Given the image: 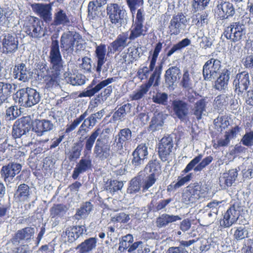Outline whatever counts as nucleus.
Returning a JSON list of instances; mask_svg holds the SVG:
<instances>
[{
  "mask_svg": "<svg viewBox=\"0 0 253 253\" xmlns=\"http://www.w3.org/2000/svg\"><path fill=\"white\" fill-rule=\"evenodd\" d=\"M106 14L110 22L118 27L126 24L127 14L123 6L117 3H110L106 6Z\"/></svg>",
  "mask_w": 253,
  "mask_h": 253,
  "instance_id": "nucleus-1",
  "label": "nucleus"
},
{
  "mask_svg": "<svg viewBox=\"0 0 253 253\" xmlns=\"http://www.w3.org/2000/svg\"><path fill=\"white\" fill-rule=\"evenodd\" d=\"M16 96L21 105L26 107H30L38 104L41 99L40 92L30 87L19 89L16 93Z\"/></svg>",
  "mask_w": 253,
  "mask_h": 253,
  "instance_id": "nucleus-2",
  "label": "nucleus"
},
{
  "mask_svg": "<svg viewBox=\"0 0 253 253\" xmlns=\"http://www.w3.org/2000/svg\"><path fill=\"white\" fill-rule=\"evenodd\" d=\"M111 133V129L109 127L101 129L100 128H96L90 134V136L86 137L85 142L84 152L87 154L90 153L92 147L95 142L97 137L99 136L95 143H105V141H108Z\"/></svg>",
  "mask_w": 253,
  "mask_h": 253,
  "instance_id": "nucleus-3",
  "label": "nucleus"
},
{
  "mask_svg": "<svg viewBox=\"0 0 253 253\" xmlns=\"http://www.w3.org/2000/svg\"><path fill=\"white\" fill-rule=\"evenodd\" d=\"M81 39V36L76 32L70 31L64 32L60 40L62 51L67 53H72L75 45H78V43Z\"/></svg>",
  "mask_w": 253,
  "mask_h": 253,
  "instance_id": "nucleus-4",
  "label": "nucleus"
},
{
  "mask_svg": "<svg viewBox=\"0 0 253 253\" xmlns=\"http://www.w3.org/2000/svg\"><path fill=\"white\" fill-rule=\"evenodd\" d=\"M50 70L56 71L63 70V61L59 49V42L52 40L48 56Z\"/></svg>",
  "mask_w": 253,
  "mask_h": 253,
  "instance_id": "nucleus-5",
  "label": "nucleus"
},
{
  "mask_svg": "<svg viewBox=\"0 0 253 253\" xmlns=\"http://www.w3.org/2000/svg\"><path fill=\"white\" fill-rule=\"evenodd\" d=\"M246 34L245 26L240 22L232 23L224 32V35L226 38L234 42L243 40L246 37Z\"/></svg>",
  "mask_w": 253,
  "mask_h": 253,
  "instance_id": "nucleus-6",
  "label": "nucleus"
},
{
  "mask_svg": "<svg viewBox=\"0 0 253 253\" xmlns=\"http://www.w3.org/2000/svg\"><path fill=\"white\" fill-rule=\"evenodd\" d=\"M24 31L31 37L40 39L45 35V32L42 26L40 20L36 17H30L24 25Z\"/></svg>",
  "mask_w": 253,
  "mask_h": 253,
  "instance_id": "nucleus-7",
  "label": "nucleus"
},
{
  "mask_svg": "<svg viewBox=\"0 0 253 253\" xmlns=\"http://www.w3.org/2000/svg\"><path fill=\"white\" fill-rule=\"evenodd\" d=\"M203 155L200 154L192 159L181 171L182 174H185L192 170L195 172L201 171L207 166L210 165L213 160L211 156H209L203 159Z\"/></svg>",
  "mask_w": 253,
  "mask_h": 253,
  "instance_id": "nucleus-8",
  "label": "nucleus"
},
{
  "mask_svg": "<svg viewBox=\"0 0 253 253\" xmlns=\"http://www.w3.org/2000/svg\"><path fill=\"white\" fill-rule=\"evenodd\" d=\"M221 67L220 60L211 58L208 60L203 67V75L205 81H211L217 76Z\"/></svg>",
  "mask_w": 253,
  "mask_h": 253,
  "instance_id": "nucleus-9",
  "label": "nucleus"
},
{
  "mask_svg": "<svg viewBox=\"0 0 253 253\" xmlns=\"http://www.w3.org/2000/svg\"><path fill=\"white\" fill-rule=\"evenodd\" d=\"M171 107L174 118H178L181 122H187L190 111L187 102L184 100L176 99L172 101Z\"/></svg>",
  "mask_w": 253,
  "mask_h": 253,
  "instance_id": "nucleus-10",
  "label": "nucleus"
},
{
  "mask_svg": "<svg viewBox=\"0 0 253 253\" xmlns=\"http://www.w3.org/2000/svg\"><path fill=\"white\" fill-rule=\"evenodd\" d=\"M34 234L35 229L33 227H27L19 230L8 242L7 245L18 246L20 243H28L33 238Z\"/></svg>",
  "mask_w": 253,
  "mask_h": 253,
  "instance_id": "nucleus-11",
  "label": "nucleus"
},
{
  "mask_svg": "<svg viewBox=\"0 0 253 253\" xmlns=\"http://www.w3.org/2000/svg\"><path fill=\"white\" fill-rule=\"evenodd\" d=\"M131 138V131L128 128L120 130L118 134L113 137V141L111 142L112 150L116 152L121 153L124 145L126 141Z\"/></svg>",
  "mask_w": 253,
  "mask_h": 253,
  "instance_id": "nucleus-12",
  "label": "nucleus"
},
{
  "mask_svg": "<svg viewBox=\"0 0 253 253\" xmlns=\"http://www.w3.org/2000/svg\"><path fill=\"white\" fill-rule=\"evenodd\" d=\"M241 207L238 204H234L229 208L220 221V225L223 228H228L235 224L238 220L240 214Z\"/></svg>",
  "mask_w": 253,
  "mask_h": 253,
  "instance_id": "nucleus-13",
  "label": "nucleus"
},
{
  "mask_svg": "<svg viewBox=\"0 0 253 253\" xmlns=\"http://www.w3.org/2000/svg\"><path fill=\"white\" fill-rule=\"evenodd\" d=\"M115 78H109L97 83V80L94 79L90 84L86 88V90L81 92L79 97H91L98 92L101 89L107 86L108 84L115 82Z\"/></svg>",
  "mask_w": 253,
  "mask_h": 253,
  "instance_id": "nucleus-14",
  "label": "nucleus"
},
{
  "mask_svg": "<svg viewBox=\"0 0 253 253\" xmlns=\"http://www.w3.org/2000/svg\"><path fill=\"white\" fill-rule=\"evenodd\" d=\"M201 187L198 183L189 185L183 191L182 195V202L186 205L195 203L200 197Z\"/></svg>",
  "mask_w": 253,
  "mask_h": 253,
  "instance_id": "nucleus-15",
  "label": "nucleus"
},
{
  "mask_svg": "<svg viewBox=\"0 0 253 253\" xmlns=\"http://www.w3.org/2000/svg\"><path fill=\"white\" fill-rule=\"evenodd\" d=\"M173 141L171 136L163 137L159 144L158 153L161 159L165 162L168 160L173 147Z\"/></svg>",
  "mask_w": 253,
  "mask_h": 253,
  "instance_id": "nucleus-16",
  "label": "nucleus"
},
{
  "mask_svg": "<svg viewBox=\"0 0 253 253\" xmlns=\"http://www.w3.org/2000/svg\"><path fill=\"white\" fill-rule=\"evenodd\" d=\"M31 129L30 119L23 117L17 120L13 126L12 136L14 138H20L28 132Z\"/></svg>",
  "mask_w": 253,
  "mask_h": 253,
  "instance_id": "nucleus-17",
  "label": "nucleus"
},
{
  "mask_svg": "<svg viewBox=\"0 0 253 253\" xmlns=\"http://www.w3.org/2000/svg\"><path fill=\"white\" fill-rule=\"evenodd\" d=\"M52 3H34L31 7L33 11L39 16L46 23L52 21Z\"/></svg>",
  "mask_w": 253,
  "mask_h": 253,
  "instance_id": "nucleus-18",
  "label": "nucleus"
},
{
  "mask_svg": "<svg viewBox=\"0 0 253 253\" xmlns=\"http://www.w3.org/2000/svg\"><path fill=\"white\" fill-rule=\"evenodd\" d=\"M148 155V147L145 143H141L138 145L132 153L133 158L131 161L132 166L136 168L143 165L145 160L147 158Z\"/></svg>",
  "mask_w": 253,
  "mask_h": 253,
  "instance_id": "nucleus-19",
  "label": "nucleus"
},
{
  "mask_svg": "<svg viewBox=\"0 0 253 253\" xmlns=\"http://www.w3.org/2000/svg\"><path fill=\"white\" fill-rule=\"evenodd\" d=\"M186 17L181 13L173 16L170 21L169 26L170 35H177L184 28L187 23Z\"/></svg>",
  "mask_w": 253,
  "mask_h": 253,
  "instance_id": "nucleus-20",
  "label": "nucleus"
},
{
  "mask_svg": "<svg viewBox=\"0 0 253 253\" xmlns=\"http://www.w3.org/2000/svg\"><path fill=\"white\" fill-rule=\"evenodd\" d=\"M71 14L67 10L58 8L54 12L52 25L55 26H69L71 24Z\"/></svg>",
  "mask_w": 253,
  "mask_h": 253,
  "instance_id": "nucleus-21",
  "label": "nucleus"
},
{
  "mask_svg": "<svg viewBox=\"0 0 253 253\" xmlns=\"http://www.w3.org/2000/svg\"><path fill=\"white\" fill-rule=\"evenodd\" d=\"M22 166L16 163H11L2 167L0 173L5 182H10L11 180L21 170Z\"/></svg>",
  "mask_w": 253,
  "mask_h": 253,
  "instance_id": "nucleus-22",
  "label": "nucleus"
},
{
  "mask_svg": "<svg viewBox=\"0 0 253 253\" xmlns=\"http://www.w3.org/2000/svg\"><path fill=\"white\" fill-rule=\"evenodd\" d=\"M84 153L85 156L82 157L74 169L72 174V178L74 179H77L81 173L91 169L92 166V161L90 156L89 155L87 156V155L89 154L90 153L87 154L84 152Z\"/></svg>",
  "mask_w": 253,
  "mask_h": 253,
  "instance_id": "nucleus-23",
  "label": "nucleus"
},
{
  "mask_svg": "<svg viewBox=\"0 0 253 253\" xmlns=\"http://www.w3.org/2000/svg\"><path fill=\"white\" fill-rule=\"evenodd\" d=\"M111 145L108 144L107 142L106 143H95L93 149V154L95 158L102 161L107 160L111 163L109 159L111 154Z\"/></svg>",
  "mask_w": 253,
  "mask_h": 253,
  "instance_id": "nucleus-24",
  "label": "nucleus"
},
{
  "mask_svg": "<svg viewBox=\"0 0 253 253\" xmlns=\"http://www.w3.org/2000/svg\"><path fill=\"white\" fill-rule=\"evenodd\" d=\"M162 43L159 42L157 43L154 48L153 52H150V56H149V59H150V65L149 67L144 66L142 68L141 72H142V78L144 77L147 78L148 76L149 71H152L155 69V65L159 54L162 49Z\"/></svg>",
  "mask_w": 253,
  "mask_h": 253,
  "instance_id": "nucleus-25",
  "label": "nucleus"
},
{
  "mask_svg": "<svg viewBox=\"0 0 253 253\" xmlns=\"http://www.w3.org/2000/svg\"><path fill=\"white\" fill-rule=\"evenodd\" d=\"M250 81L248 72L244 71L237 74L233 81V85L235 87V91L242 93L247 90Z\"/></svg>",
  "mask_w": 253,
  "mask_h": 253,
  "instance_id": "nucleus-26",
  "label": "nucleus"
},
{
  "mask_svg": "<svg viewBox=\"0 0 253 253\" xmlns=\"http://www.w3.org/2000/svg\"><path fill=\"white\" fill-rule=\"evenodd\" d=\"M62 71H56L51 70L49 71L45 79V88L48 90H53L60 87V75Z\"/></svg>",
  "mask_w": 253,
  "mask_h": 253,
  "instance_id": "nucleus-27",
  "label": "nucleus"
},
{
  "mask_svg": "<svg viewBox=\"0 0 253 253\" xmlns=\"http://www.w3.org/2000/svg\"><path fill=\"white\" fill-rule=\"evenodd\" d=\"M129 40L128 34L127 32H124L119 34L114 41L110 43L108 49L110 51H113L114 52L116 51H121L129 43L128 42Z\"/></svg>",
  "mask_w": 253,
  "mask_h": 253,
  "instance_id": "nucleus-28",
  "label": "nucleus"
},
{
  "mask_svg": "<svg viewBox=\"0 0 253 253\" xmlns=\"http://www.w3.org/2000/svg\"><path fill=\"white\" fill-rule=\"evenodd\" d=\"M54 124L49 120H36L33 125V129L38 136H42L46 132L53 129Z\"/></svg>",
  "mask_w": 253,
  "mask_h": 253,
  "instance_id": "nucleus-29",
  "label": "nucleus"
},
{
  "mask_svg": "<svg viewBox=\"0 0 253 253\" xmlns=\"http://www.w3.org/2000/svg\"><path fill=\"white\" fill-rule=\"evenodd\" d=\"M13 75L14 79L23 82L28 81L31 76L30 69L23 63H17L15 65L13 68Z\"/></svg>",
  "mask_w": 253,
  "mask_h": 253,
  "instance_id": "nucleus-30",
  "label": "nucleus"
},
{
  "mask_svg": "<svg viewBox=\"0 0 253 253\" xmlns=\"http://www.w3.org/2000/svg\"><path fill=\"white\" fill-rule=\"evenodd\" d=\"M230 75V71L227 68H224L215 81L214 88L218 91L225 92L228 88Z\"/></svg>",
  "mask_w": 253,
  "mask_h": 253,
  "instance_id": "nucleus-31",
  "label": "nucleus"
},
{
  "mask_svg": "<svg viewBox=\"0 0 253 253\" xmlns=\"http://www.w3.org/2000/svg\"><path fill=\"white\" fill-rule=\"evenodd\" d=\"M4 51L7 53L15 52L18 45V41L14 34H5L2 40Z\"/></svg>",
  "mask_w": 253,
  "mask_h": 253,
  "instance_id": "nucleus-32",
  "label": "nucleus"
},
{
  "mask_svg": "<svg viewBox=\"0 0 253 253\" xmlns=\"http://www.w3.org/2000/svg\"><path fill=\"white\" fill-rule=\"evenodd\" d=\"M180 75V70L176 66H172L166 71L165 75V83L169 87L173 88L174 84L179 80Z\"/></svg>",
  "mask_w": 253,
  "mask_h": 253,
  "instance_id": "nucleus-33",
  "label": "nucleus"
},
{
  "mask_svg": "<svg viewBox=\"0 0 253 253\" xmlns=\"http://www.w3.org/2000/svg\"><path fill=\"white\" fill-rule=\"evenodd\" d=\"M215 13L222 19H226L229 16H232L235 13L232 3L229 2H224L217 5L215 9Z\"/></svg>",
  "mask_w": 253,
  "mask_h": 253,
  "instance_id": "nucleus-34",
  "label": "nucleus"
},
{
  "mask_svg": "<svg viewBox=\"0 0 253 253\" xmlns=\"http://www.w3.org/2000/svg\"><path fill=\"white\" fill-rule=\"evenodd\" d=\"M106 48L104 44L96 45L95 51V55L96 57L97 65L95 68L96 71L99 74L102 69V66L106 61Z\"/></svg>",
  "mask_w": 253,
  "mask_h": 253,
  "instance_id": "nucleus-35",
  "label": "nucleus"
},
{
  "mask_svg": "<svg viewBox=\"0 0 253 253\" xmlns=\"http://www.w3.org/2000/svg\"><path fill=\"white\" fill-rule=\"evenodd\" d=\"M15 88L14 84L7 82H0V105L14 92Z\"/></svg>",
  "mask_w": 253,
  "mask_h": 253,
  "instance_id": "nucleus-36",
  "label": "nucleus"
},
{
  "mask_svg": "<svg viewBox=\"0 0 253 253\" xmlns=\"http://www.w3.org/2000/svg\"><path fill=\"white\" fill-rule=\"evenodd\" d=\"M238 176V170L237 169H232L227 173H223V177L219 179L220 186L223 189L231 186L235 181Z\"/></svg>",
  "mask_w": 253,
  "mask_h": 253,
  "instance_id": "nucleus-37",
  "label": "nucleus"
},
{
  "mask_svg": "<svg viewBox=\"0 0 253 253\" xmlns=\"http://www.w3.org/2000/svg\"><path fill=\"white\" fill-rule=\"evenodd\" d=\"M239 131V127L236 126L230 131L226 132L224 138H220L217 141V144H214L213 147L217 148L220 147H225L228 145L230 140L236 137L237 132Z\"/></svg>",
  "mask_w": 253,
  "mask_h": 253,
  "instance_id": "nucleus-38",
  "label": "nucleus"
},
{
  "mask_svg": "<svg viewBox=\"0 0 253 253\" xmlns=\"http://www.w3.org/2000/svg\"><path fill=\"white\" fill-rule=\"evenodd\" d=\"M165 118V115L162 113L155 112L149 126V130L155 131L161 129L164 125V121Z\"/></svg>",
  "mask_w": 253,
  "mask_h": 253,
  "instance_id": "nucleus-39",
  "label": "nucleus"
},
{
  "mask_svg": "<svg viewBox=\"0 0 253 253\" xmlns=\"http://www.w3.org/2000/svg\"><path fill=\"white\" fill-rule=\"evenodd\" d=\"M96 243L97 239L95 238L91 237L85 240L76 249L79 251L80 253H89L95 249Z\"/></svg>",
  "mask_w": 253,
  "mask_h": 253,
  "instance_id": "nucleus-40",
  "label": "nucleus"
},
{
  "mask_svg": "<svg viewBox=\"0 0 253 253\" xmlns=\"http://www.w3.org/2000/svg\"><path fill=\"white\" fill-rule=\"evenodd\" d=\"M162 66L156 67L154 72L150 76L148 82L142 85L149 90L150 87L153 84L154 86H158L159 84L160 76L162 72Z\"/></svg>",
  "mask_w": 253,
  "mask_h": 253,
  "instance_id": "nucleus-41",
  "label": "nucleus"
},
{
  "mask_svg": "<svg viewBox=\"0 0 253 253\" xmlns=\"http://www.w3.org/2000/svg\"><path fill=\"white\" fill-rule=\"evenodd\" d=\"M207 101L205 98H202L197 101L194 104L193 109V114L196 116L197 120L202 119V115H205Z\"/></svg>",
  "mask_w": 253,
  "mask_h": 253,
  "instance_id": "nucleus-42",
  "label": "nucleus"
},
{
  "mask_svg": "<svg viewBox=\"0 0 253 253\" xmlns=\"http://www.w3.org/2000/svg\"><path fill=\"white\" fill-rule=\"evenodd\" d=\"M190 43L191 41L189 39L185 38L183 39L176 44H173L170 49H169L164 55L163 59H167L169 57L171 56L174 52L181 50L182 48H184L190 45Z\"/></svg>",
  "mask_w": 253,
  "mask_h": 253,
  "instance_id": "nucleus-43",
  "label": "nucleus"
},
{
  "mask_svg": "<svg viewBox=\"0 0 253 253\" xmlns=\"http://www.w3.org/2000/svg\"><path fill=\"white\" fill-rule=\"evenodd\" d=\"M143 24L133 23L130 29V33L128 35L129 40L133 41L141 36H144L146 31L143 28Z\"/></svg>",
  "mask_w": 253,
  "mask_h": 253,
  "instance_id": "nucleus-44",
  "label": "nucleus"
},
{
  "mask_svg": "<svg viewBox=\"0 0 253 253\" xmlns=\"http://www.w3.org/2000/svg\"><path fill=\"white\" fill-rule=\"evenodd\" d=\"M92 209V205L89 202L84 203L80 208L78 209L75 215L77 219L86 218Z\"/></svg>",
  "mask_w": 253,
  "mask_h": 253,
  "instance_id": "nucleus-45",
  "label": "nucleus"
},
{
  "mask_svg": "<svg viewBox=\"0 0 253 253\" xmlns=\"http://www.w3.org/2000/svg\"><path fill=\"white\" fill-rule=\"evenodd\" d=\"M29 186L26 184H21L18 187L15 195L20 201H25L28 200L30 196Z\"/></svg>",
  "mask_w": 253,
  "mask_h": 253,
  "instance_id": "nucleus-46",
  "label": "nucleus"
},
{
  "mask_svg": "<svg viewBox=\"0 0 253 253\" xmlns=\"http://www.w3.org/2000/svg\"><path fill=\"white\" fill-rule=\"evenodd\" d=\"M101 6H99L95 1H90L87 6L88 18L90 20H94L99 17L100 13V8Z\"/></svg>",
  "mask_w": 253,
  "mask_h": 253,
  "instance_id": "nucleus-47",
  "label": "nucleus"
},
{
  "mask_svg": "<svg viewBox=\"0 0 253 253\" xmlns=\"http://www.w3.org/2000/svg\"><path fill=\"white\" fill-rule=\"evenodd\" d=\"M66 82L73 85H81L85 83V77L81 74H71L65 77Z\"/></svg>",
  "mask_w": 253,
  "mask_h": 253,
  "instance_id": "nucleus-48",
  "label": "nucleus"
},
{
  "mask_svg": "<svg viewBox=\"0 0 253 253\" xmlns=\"http://www.w3.org/2000/svg\"><path fill=\"white\" fill-rule=\"evenodd\" d=\"M180 85L186 90H189L193 88V81L191 79L189 72L187 69H184L183 70Z\"/></svg>",
  "mask_w": 253,
  "mask_h": 253,
  "instance_id": "nucleus-49",
  "label": "nucleus"
},
{
  "mask_svg": "<svg viewBox=\"0 0 253 253\" xmlns=\"http://www.w3.org/2000/svg\"><path fill=\"white\" fill-rule=\"evenodd\" d=\"M123 186V181L113 180L106 183L105 189L112 194H114L116 192L121 190Z\"/></svg>",
  "mask_w": 253,
  "mask_h": 253,
  "instance_id": "nucleus-50",
  "label": "nucleus"
},
{
  "mask_svg": "<svg viewBox=\"0 0 253 253\" xmlns=\"http://www.w3.org/2000/svg\"><path fill=\"white\" fill-rule=\"evenodd\" d=\"M158 177V176L155 175L154 173H151L146 176L142 182V192H146L150 187L153 186V185L156 183Z\"/></svg>",
  "mask_w": 253,
  "mask_h": 253,
  "instance_id": "nucleus-51",
  "label": "nucleus"
},
{
  "mask_svg": "<svg viewBox=\"0 0 253 253\" xmlns=\"http://www.w3.org/2000/svg\"><path fill=\"white\" fill-rule=\"evenodd\" d=\"M131 105L126 103L120 107L113 114V117L115 120H121L127 113L130 110Z\"/></svg>",
  "mask_w": 253,
  "mask_h": 253,
  "instance_id": "nucleus-52",
  "label": "nucleus"
},
{
  "mask_svg": "<svg viewBox=\"0 0 253 253\" xmlns=\"http://www.w3.org/2000/svg\"><path fill=\"white\" fill-rule=\"evenodd\" d=\"M142 183L139 176L133 178L130 182V185L127 189V192L130 194L136 193L139 191L142 187Z\"/></svg>",
  "mask_w": 253,
  "mask_h": 253,
  "instance_id": "nucleus-53",
  "label": "nucleus"
},
{
  "mask_svg": "<svg viewBox=\"0 0 253 253\" xmlns=\"http://www.w3.org/2000/svg\"><path fill=\"white\" fill-rule=\"evenodd\" d=\"M234 230L233 238L236 240H241L248 236V231L244 227L240 226L235 227L231 229V231Z\"/></svg>",
  "mask_w": 253,
  "mask_h": 253,
  "instance_id": "nucleus-54",
  "label": "nucleus"
},
{
  "mask_svg": "<svg viewBox=\"0 0 253 253\" xmlns=\"http://www.w3.org/2000/svg\"><path fill=\"white\" fill-rule=\"evenodd\" d=\"M145 169H148L151 173H154L155 175L159 176L161 172V167L158 161L156 160H151L146 166Z\"/></svg>",
  "mask_w": 253,
  "mask_h": 253,
  "instance_id": "nucleus-55",
  "label": "nucleus"
},
{
  "mask_svg": "<svg viewBox=\"0 0 253 253\" xmlns=\"http://www.w3.org/2000/svg\"><path fill=\"white\" fill-rule=\"evenodd\" d=\"M66 208L61 204L54 205L50 209V216L54 218L56 216H63L66 212Z\"/></svg>",
  "mask_w": 253,
  "mask_h": 253,
  "instance_id": "nucleus-56",
  "label": "nucleus"
},
{
  "mask_svg": "<svg viewBox=\"0 0 253 253\" xmlns=\"http://www.w3.org/2000/svg\"><path fill=\"white\" fill-rule=\"evenodd\" d=\"M126 4L129 9L132 17L135 13L136 10L144 4L143 0H126Z\"/></svg>",
  "mask_w": 253,
  "mask_h": 253,
  "instance_id": "nucleus-57",
  "label": "nucleus"
},
{
  "mask_svg": "<svg viewBox=\"0 0 253 253\" xmlns=\"http://www.w3.org/2000/svg\"><path fill=\"white\" fill-rule=\"evenodd\" d=\"M82 150V146L80 143H76L72 148L69 152V159L71 161H73L79 158L81 155Z\"/></svg>",
  "mask_w": 253,
  "mask_h": 253,
  "instance_id": "nucleus-58",
  "label": "nucleus"
},
{
  "mask_svg": "<svg viewBox=\"0 0 253 253\" xmlns=\"http://www.w3.org/2000/svg\"><path fill=\"white\" fill-rule=\"evenodd\" d=\"M193 176V173H189L184 177L178 176L177 181L172 185L173 189H177L183 186L185 183L190 181Z\"/></svg>",
  "mask_w": 253,
  "mask_h": 253,
  "instance_id": "nucleus-59",
  "label": "nucleus"
},
{
  "mask_svg": "<svg viewBox=\"0 0 253 253\" xmlns=\"http://www.w3.org/2000/svg\"><path fill=\"white\" fill-rule=\"evenodd\" d=\"M105 111L103 109L97 113L91 114L87 119L89 122L90 126L94 127L98 121L100 120L104 115Z\"/></svg>",
  "mask_w": 253,
  "mask_h": 253,
  "instance_id": "nucleus-60",
  "label": "nucleus"
},
{
  "mask_svg": "<svg viewBox=\"0 0 253 253\" xmlns=\"http://www.w3.org/2000/svg\"><path fill=\"white\" fill-rule=\"evenodd\" d=\"M211 0H193L192 7L194 12L205 9Z\"/></svg>",
  "mask_w": 253,
  "mask_h": 253,
  "instance_id": "nucleus-61",
  "label": "nucleus"
},
{
  "mask_svg": "<svg viewBox=\"0 0 253 253\" xmlns=\"http://www.w3.org/2000/svg\"><path fill=\"white\" fill-rule=\"evenodd\" d=\"M79 67L84 71V73H91L92 72L91 58L87 56L82 58V63L80 65Z\"/></svg>",
  "mask_w": 253,
  "mask_h": 253,
  "instance_id": "nucleus-62",
  "label": "nucleus"
},
{
  "mask_svg": "<svg viewBox=\"0 0 253 253\" xmlns=\"http://www.w3.org/2000/svg\"><path fill=\"white\" fill-rule=\"evenodd\" d=\"M168 99V94L165 92H157L152 98L154 102L162 105H166L167 104Z\"/></svg>",
  "mask_w": 253,
  "mask_h": 253,
  "instance_id": "nucleus-63",
  "label": "nucleus"
},
{
  "mask_svg": "<svg viewBox=\"0 0 253 253\" xmlns=\"http://www.w3.org/2000/svg\"><path fill=\"white\" fill-rule=\"evenodd\" d=\"M12 250V253H30L29 246L27 244H22L18 246L8 245Z\"/></svg>",
  "mask_w": 253,
  "mask_h": 253,
  "instance_id": "nucleus-64",
  "label": "nucleus"
}]
</instances>
